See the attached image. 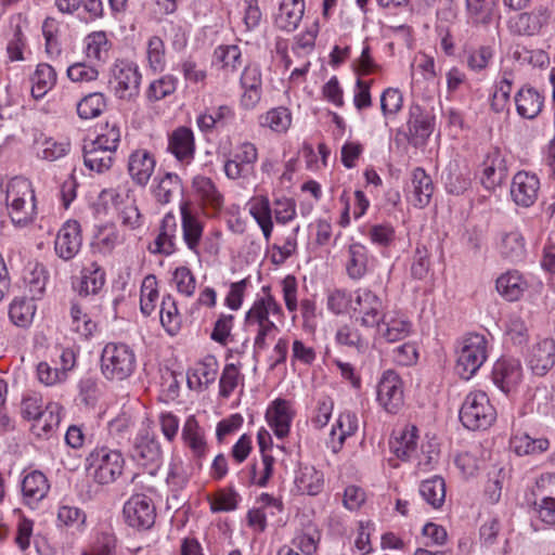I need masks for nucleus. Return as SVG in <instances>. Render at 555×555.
<instances>
[{
  "label": "nucleus",
  "instance_id": "f257e3e1",
  "mask_svg": "<svg viewBox=\"0 0 555 555\" xmlns=\"http://www.w3.org/2000/svg\"><path fill=\"white\" fill-rule=\"evenodd\" d=\"M5 204L14 223L26 225L33 222L37 207L31 182L21 176L10 179L5 185Z\"/></svg>",
  "mask_w": 555,
  "mask_h": 555
},
{
  "label": "nucleus",
  "instance_id": "f03ea898",
  "mask_svg": "<svg viewBox=\"0 0 555 555\" xmlns=\"http://www.w3.org/2000/svg\"><path fill=\"white\" fill-rule=\"evenodd\" d=\"M487 358L486 337L481 334H468L457 344L455 371L461 378L468 380L482 366Z\"/></svg>",
  "mask_w": 555,
  "mask_h": 555
},
{
  "label": "nucleus",
  "instance_id": "7ed1b4c3",
  "mask_svg": "<svg viewBox=\"0 0 555 555\" xmlns=\"http://www.w3.org/2000/svg\"><path fill=\"white\" fill-rule=\"evenodd\" d=\"M137 367L134 351L126 344L108 343L101 354V372L106 379L121 382Z\"/></svg>",
  "mask_w": 555,
  "mask_h": 555
},
{
  "label": "nucleus",
  "instance_id": "20e7f679",
  "mask_svg": "<svg viewBox=\"0 0 555 555\" xmlns=\"http://www.w3.org/2000/svg\"><path fill=\"white\" fill-rule=\"evenodd\" d=\"M496 418V412L489 397L481 390L470 391L460 409V421L469 430L489 428Z\"/></svg>",
  "mask_w": 555,
  "mask_h": 555
},
{
  "label": "nucleus",
  "instance_id": "39448f33",
  "mask_svg": "<svg viewBox=\"0 0 555 555\" xmlns=\"http://www.w3.org/2000/svg\"><path fill=\"white\" fill-rule=\"evenodd\" d=\"M87 461L88 475L99 485L114 482L122 474L125 466L122 454L105 447L93 450Z\"/></svg>",
  "mask_w": 555,
  "mask_h": 555
},
{
  "label": "nucleus",
  "instance_id": "423d86ee",
  "mask_svg": "<svg viewBox=\"0 0 555 555\" xmlns=\"http://www.w3.org/2000/svg\"><path fill=\"white\" fill-rule=\"evenodd\" d=\"M352 311L362 326L371 328L379 326L386 313L383 300L369 288L354 292Z\"/></svg>",
  "mask_w": 555,
  "mask_h": 555
},
{
  "label": "nucleus",
  "instance_id": "0eeeda50",
  "mask_svg": "<svg viewBox=\"0 0 555 555\" xmlns=\"http://www.w3.org/2000/svg\"><path fill=\"white\" fill-rule=\"evenodd\" d=\"M125 521L137 530H149L156 519V507L153 500L145 494H133L124 505Z\"/></svg>",
  "mask_w": 555,
  "mask_h": 555
},
{
  "label": "nucleus",
  "instance_id": "6e6552de",
  "mask_svg": "<svg viewBox=\"0 0 555 555\" xmlns=\"http://www.w3.org/2000/svg\"><path fill=\"white\" fill-rule=\"evenodd\" d=\"M141 75L138 67L126 61H118L112 68L109 86L116 96L130 100L139 93Z\"/></svg>",
  "mask_w": 555,
  "mask_h": 555
},
{
  "label": "nucleus",
  "instance_id": "1a4fd4ad",
  "mask_svg": "<svg viewBox=\"0 0 555 555\" xmlns=\"http://www.w3.org/2000/svg\"><path fill=\"white\" fill-rule=\"evenodd\" d=\"M377 401L388 413L396 414L403 405V383L392 370L384 372L377 385Z\"/></svg>",
  "mask_w": 555,
  "mask_h": 555
},
{
  "label": "nucleus",
  "instance_id": "9d476101",
  "mask_svg": "<svg viewBox=\"0 0 555 555\" xmlns=\"http://www.w3.org/2000/svg\"><path fill=\"white\" fill-rule=\"evenodd\" d=\"M408 140L413 146L424 145L435 129V117L418 104L409 108Z\"/></svg>",
  "mask_w": 555,
  "mask_h": 555
},
{
  "label": "nucleus",
  "instance_id": "9b49d317",
  "mask_svg": "<svg viewBox=\"0 0 555 555\" xmlns=\"http://www.w3.org/2000/svg\"><path fill=\"white\" fill-rule=\"evenodd\" d=\"M551 12L546 7L540 5L529 12L516 14L508 21L511 33L519 36H534L547 25Z\"/></svg>",
  "mask_w": 555,
  "mask_h": 555
},
{
  "label": "nucleus",
  "instance_id": "f8f14e48",
  "mask_svg": "<svg viewBox=\"0 0 555 555\" xmlns=\"http://www.w3.org/2000/svg\"><path fill=\"white\" fill-rule=\"evenodd\" d=\"M82 245L80 224L76 220L66 221L57 231L54 240V250L64 261L74 259Z\"/></svg>",
  "mask_w": 555,
  "mask_h": 555
},
{
  "label": "nucleus",
  "instance_id": "ddd939ff",
  "mask_svg": "<svg viewBox=\"0 0 555 555\" xmlns=\"http://www.w3.org/2000/svg\"><path fill=\"white\" fill-rule=\"evenodd\" d=\"M492 379L495 386L506 395L517 391L522 382V367L517 359H499L492 371Z\"/></svg>",
  "mask_w": 555,
  "mask_h": 555
},
{
  "label": "nucleus",
  "instance_id": "4468645a",
  "mask_svg": "<svg viewBox=\"0 0 555 555\" xmlns=\"http://www.w3.org/2000/svg\"><path fill=\"white\" fill-rule=\"evenodd\" d=\"M540 181L535 175L527 171L517 172L511 184V196L521 207H530L538 198Z\"/></svg>",
  "mask_w": 555,
  "mask_h": 555
},
{
  "label": "nucleus",
  "instance_id": "2eb2a0df",
  "mask_svg": "<svg viewBox=\"0 0 555 555\" xmlns=\"http://www.w3.org/2000/svg\"><path fill=\"white\" fill-rule=\"evenodd\" d=\"M506 178V167L500 152H489L480 165V182L487 190L501 185Z\"/></svg>",
  "mask_w": 555,
  "mask_h": 555
},
{
  "label": "nucleus",
  "instance_id": "dca6fc26",
  "mask_svg": "<svg viewBox=\"0 0 555 555\" xmlns=\"http://www.w3.org/2000/svg\"><path fill=\"white\" fill-rule=\"evenodd\" d=\"M155 165L154 156L149 151L139 149L129 155L128 172L135 184L144 186L150 181Z\"/></svg>",
  "mask_w": 555,
  "mask_h": 555
},
{
  "label": "nucleus",
  "instance_id": "f3484780",
  "mask_svg": "<svg viewBox=\"0 0 555 555\" xmlns=\"http://www.w3.org/2000/svg\"><path fill=\"white\" fill-rule=\"evenodd\" d=\"M418 429L415 425H405L395 433L390 440V449L401 461H410L417 453Z\"/></svg>",
  "mask_w": 555,
  "mask_h": 555
},
{
  "label": "nucleus",
  "instance_id": "a211bd4d",
  "mask_svg": "<svg viewBox=\"0 0 555 555\" xmlns=\"http://www.w3.org/2000/svg\"><path fill=\"white\" fill-rule=\"evenodd\" d=\"M281 314V306L271 295H266L254 302L253 307L247 311L245 320L249 326H260L274 323L270 320V317H280Z\"/></svg>",
  "mask_w": 555,
  "mask_h": 555
},
{
  "label": "nucleus",
  "instance_id": "6ab92c4d",
  "mask_svg": "<svg viewBox=\"0 0 555 555\" xmlns=\"http://www.w3.org/2000/svg\"><path fill=\"white\" fill-rule=\"evenodd\" d=\"M266 418L278 438H284L289 434L293 415L289 403L286 400H275L268 408Z\"/></svg>",
  "mask_w": 555,
  "mask_h": 555
},
{
  "label": "nucleus",
  "instance_id": "aec40b11",
  "mask_svg": "<svg viewBox=\"0 0 555 555\" xmlns=\"http://www.w3.org/2000/svg\"><path fill=\"white\" fill-rule=\"evenodd\" d=\"M529 366L535 375H544L555 363V343L545 338L537 343L529 356Z\"/></svg>",
  "mask_w": 555,
  "mask_h": 555
},
{
  "label": "nucleus",
  "instance_id": "412c9836",
  "mask_svg": "<svg viewBox=\"0 0 555 555\" xmlns=\"http://www.w3.org/2000/svg\"><path fill=\"white\" fill-rule=\"evenodd\" d=\"M358 430V417L350 411L341 412L330 433L328 444L333 452H338L346 440Z\"/></svg>",
  "mask_w": 555,
  "mask_h": 555
},
{
  "label": "nucleus",
  "instance_id": "4be33fe9",
  "mask_svg": "<svg viewBox=\"0 0 555 555\" xmlns=\"http://www.w3.org/2000/svg\"><path fill=\"white\" fill-rule=\"evenodd\" d=\"M217 372L218 363L216 358L208 356L188 371V385L191 389H199L203 386L207 387L215 382Z\"/></svg>",
  "mask_w": 555,
  "mask_h": 555
},
{
  "label": "nucleus",
  "instance_id": "5701e85b",
  "mask_svg": "<svg viewBox=\"0 0 555 555\" xmlns=\"http://www.w3.org/2000/svg\"><path fill=\"white\" fill-rule=\"evenodd\" d=\"M304 12V0H282L275 16L276 27L285 31H294L298 27Z\"/></svg>",
  "mask_w": 555,
  "mask_h": 555
},
{
  "label": "nucleus",
  "instance_id": "b1692460",
  "mask_svg": "<svg viewBox=\"0 0 555 555\" xmlns=\"http://www.w3.org/2000/svg\"><path fill=\"white\" fill-rule=\"evenodd\" d=\"M434 185L430 177L422 168H415L412 173L410 202L418 208H424L430 202Z\"/></svg>",
  "mask_w": 555,
  "mask_h": 555
},
{
  "label": "nucleus",
  "instance_id": "393cba45",
  "mask_svg": "<svg viewBox=\"0 0 555 555\" xmlns=\"http://www.w3.org/2000/svg\"><path fill=\"white\" fill-rule=\"evenodd\" d=\"M544 98L530 86L522 87L515 95L517 113L528 119H532L540 114Z\"/></svg>",
  "mask_w": 555,
  "mask_h": 555
},
{
  "label": "nucleus",
  "instance_id": "a878e982",
  "mask_svg": "<svg viewBox=\"0 0 555 555\" xmlns=\"http://www.w3.org/2000/svg\"><path fill=\"white\" fill-rule=\"evenodd\" d=\"M96 145L92 141L83 145V162L90 170L102 173L112 167L115 152L107 146L99 147Z\"/></svg>",
  "mask_w": 555,
  "mask_h": 555
},
{
  "label": "nucleus",
  "instance_id": "bb28decb",
  "mask_svg": "<svg viewBox=\"0 0 555 555\" xmlns=\"http://www.w3.org/2000/svg\"><path fill=\"white\" fill-rule=\"evenodd\" d=\"M180 209L183 241L191 251L198 255V245L203 235V224L201 220L191 212L186 203H183Z\"/></svg>",
  "mask_w": 555,
  "mask_h": 555
},
{
  "label": "nucleus",
  "instance_id": "cd10ccee",
  "mask_svg": "<svg viewBox=\"0 0 555 555\" xmlns=\"http://www.w3.org/2000/svg\"><path fill=\"white\" fill-rule=\"evenodd\" d=\"M295 487L301 494L318 495L323 490L324 476L314 466L302 465L296 474Z\"/></svg>",
  "mask_w": 555,
  "mask_h": 555
},
{
  "label": "nucleus",
  "instance_id": "c85d7f7f",
  "mask_svg": "<svg viewBox=\"0 0 555 555\" xmlns=\"http://www.w3.org/2000/svg\"><path fill=\"white\" fill-rule=\"evenodd\" d=\"M177 233V218L175 215L168 212L163 218L159 234L155 238V249L153 253L171 255L176 249Z\"/></svg>",
  "mask_w": 555,
  "mask_h": 555
},
{
  "label": "nucleus",
  "instance_id": "c756f323",
  "mask_svg": "<svg viewBox=\"0 0 555 555\" xmlns=\"http://www.w3.org/2000/svg\"><path fill=\"white\" fill-rule=\"evenodd\" d=\"M499 250L503 258L512 262L522 260L526 254L524 236L517 230L503 232L500 237Z\"/></svg>",
  "mask_w": 555,
  "mask_h": 555
},
{
  "label": "nucleus",
  "instance_id": "7c9ffc66",
  "mask_svg": "<svg viewBox=\"0 0 555 555\" xmlns=\"http://www.w3.org/2000/svg\"><path fill=\"white\" fill-rule=\"evenodd\" d=\"M162 450L156 439L147 431L140 434L134 442L133 457L142 465L155 464L160 460Z\"/></svg>",
  "mask_w": 555,
  "mask_h": 555
},
{
  "label": "nucleus",
  "instance_id": "2f4dec72",
  "mask_svg": "<svg viewBox=\"0 0 555 555\" xmlns=\"http://www.w3.org/2000/svg\"><path fill=\"white\" fill-rule=\"evenodd\" d=\"M192 184L196 196L205 206H209L214 210H220L222 208L223 196L210 178L196 176Z\"/></svg>",
  "mask_w": 555,
  "mask_h": 555
},
{
  "label": "nucleus",
  "instance_id": "473e14b6",
  "mask_svg": "<svg viewBox=\"0 0 555 555\" xmlns=\"http://www.w3.org/2000/svg\"><path fill=\"white\" fill-rule=\"evenodd\" d=\"M169 150L179 160H188L194 154V137L191 129L180 127L169 138Z\"/></svg>",
  "mask_w": 555,
  "mask_h": 555
},
{
  "label": "nucleus",
  "instance_id": "72a5a7b5",
  "mask_svg": "<svg viewBox=\"0 0 555 555\" xmlns=\"http://www.w3.org/2000/svg\"><path fill=\"white\" fill-rule=\"evenodd\" d=\"M377 327L378 334L384 337L387 341L393 343L404 339L411 331V323L402 318L388 315L385 313L384 320Z\"/></svg>",
  "mask_w": 555,
  "mask_h": 555
},
{
  "label": "nucleus",
  "instance_id": "f704fd0d",
  "mask_svg": "<svg viewBox=\"0 0 555 555\" xmlns=\"http://www.w3.org/2000/svg\"><path fill=\"white\" fill-rule=\"evenodd\" d=\"M22 491L28 504L37 503L42 500L49 491L48 479L40 472H31L24 477Z\"/></svg>",
  "mask_w": 555,
  "mask_h": 555
},
{
  "label": "nucleus",
  "instance_id": "c9c22d12",
  "mask_svg": "<svg viewBox=\"0 0 555 555\" xmlns=\"http://www.w3.org/2000/svg\"><path fill=\"white\" fill-rule=\"evenodd\" d=\"M182 439L192 450L194 456L202 457L205 455L207 444L204 433L194 416H189L182 428Z\"/></svg>",
  "mask_w": 555,
  "mask_h": 555
},
{
  "label": "nucleus",
  "instance_id": "e433bc0d",
  "mask_svg": "<svg viewBox=\"0 0 555 555\" xmlns=\"http://www.w3.org/2000/svg\"><path fill=\"white\" fill-rule=\"evenodd\" d=\"M55 82L56 73L54 68L47 63L38 64L31 76V95L37 100L43 98Z\"/></svg>",
  "mask_w": 555,
  "mask_h": 555
},
{
  "label": "nucleus",
  "instance_id": "4c0bfd02",
  "mask_svg": "<svg viewBox=\"0 0 555 555\" xmlns=\"http://www.w3.org/2000/svg\"><path fill=\"white\" fill-rule=\"evenodd\" d=\"M526 287L520 274L517 271L502 274L496 280V289L508 301L518 300Z\"/></svg>",
  "mask_w": 555,
  "mask_h": 555
},
{
  "label": "nucleus",
  "instance_id": "58836bf2",
  "mask_svg": "<svg viewBox=\"0 0 555 555\" xmlns=\"http://www.w3.org/2000/svg\"><path fill=\"white\" fill-rule=\"evenodd\" d=\"M249 212L260 227L266 242L271 238L273 222L269 199L261 197L251 203Z\"/></svg>",
  "mask_w": 555,
  "mask_h": 555
},
{
  "label": "nucleus",
  "instance_id": "ea45409f",
  "mask_svg": "<svg viewBox=\"0 0 555 555\" xmlns=\"http://www.w3.org/2000/svg\"><path fill=\"white\" fill-rule=\"evenodd\" d=\"M420 493L434 508H439L446 500V482L443 478L434 476L422 481Z\"/></svg>",
  "mask_w": 555,
  "mask_h": 555
},
{
  "label": "nucleus",
  "instance_id": "a19ab883",
  "mask_svg": "<svg viewBox=\"0 0 555 555\" xmlns=\"http://www.w3.org/2000/svg\"><path fill=\"white\" fill-rule=\"evenodd\" d=\"M259 124L262 127H268L274 132H286L292 124V114L288 108L284 106L275 107L259 117Z\"/></svg>",
  "mask_w": 555,
  "mask_h": 555
},
{
  "label": "nucleus",
  "instance_id": "79ce46f5",
  "mask_svg": "<svg viewBox=\"0 0 555 555\" xmlns=\"http://www.w3.org/2000/svg\"><path fill=\"white\" fill-rule=\"evenodd\" d=\"M511 447L518 455L539 454L547 450L548 441L534 439L525 433H517L511 438Z\"/></svg>",
  "mask_w": 555,
  "mask_h": 555
},
{
  "label": "nucleus",
  "instance_id": "37998d69",
  "mask_svg": "<svg viewBox=\"0 0 555 555\" xmlns=\"http://www.w3.org/2000/svg\"><path fill=\"white\" fill-rule=\"evenodd\" d=\"M182 191L181 180L178 175L167 172L162 177L154 189V196L160 204L170 203Z\"/></svg>",
  "mask_w": 555,
  "mask_h": 555
},
{
  "label": "nucleus",
  "instance_id": "c03bdc74",
  "mask_svg": "<svg viewBox=\"0 0 555 555\" xmlns=\"http://www.w3.org/2000/svg\"><path fill=\"white\" fill-rule=\"evenodd\" d=\"M111 44L104 31H94L86 38V54L89 60L103 63L108 57Z\"/></svg>",
  "mask_w": 555,
  "mask_h": 555
},
{
  "label": "nucleus",
  "instance_id": "a18cd8bd",
  "mask_svg": "<svg viewBox=\"0 0 555 555\" xmlns=\"http://www.w3.org/2000/svg\"><path fill=\"white\" fill-rule=\"evenodd\" d=\"M159 299L158 282L155 275L143 279L140 295V309L144 315H151Z\"/></svg>",
  "mask_w": 555,
  "mask_h": 555
},
{
  "label": "nucleus",
  "instance_id": "49530a36",
  "mask_svg": "<svg viewBox=\"0 0 555 555\" xmlns=\"http://www.w3.org/2000/svg\"><path fill=\"white\" fill-rule=\"evenodd\" d=\"M160 322L165 330L173 335L178 332L181 324V317L178 311L177 302L171 295L163 297L160 305Z\"/></svg>",
  "mask_w": 555,
  "mask_h": 555
},
{
  "label": "nucleus",
  "instance_id": "de8ad7c7",
  "mask_svg": "<svg viewBox=\"0 0 555 555\" xmlns=\"http://www.w3.org/2000/svg\"><path fill=\"white\" fill-rule=\"evenodd\" d=\"M36 312V306L33 299L16 298L10 305L9 315L11 321L17 326H27L31 323Z\"/></svg>",
  "mask_w": 555,
  "mask_h": 555
},
{
  "label": "nucleus",
  "instance_id": "09e8293b",
  "mask_svg": "<svg viewBox=\"0 0 555 555\" xmlns=\"http://www.w3.org/2000/svg\"><path fill=\"white\" fill-rule=\"evenodd\" d=\"M349 260L347 262V272L351 279L362 278L367 269V250L366 248L354 243L349 247Z\"/></svg>",
  "mask_w": 555,
  "mask_h": 555
},
{
  "label": "nucleus",
  "instance_id": "8fccbe9b",
  "mask_svg": "<svg viewBox=\"0 0 555 555\" xmlns=\"http://www.w3.org/2000/svg\"><path fill=\"white\" fill-rule=\"evenodd\" d=\"M105 98L100 92H93L77 103V114L82 119L95 118L105 108Z\"/></svg>",
  "mask_w": 555,
  "mask_h": 555
},
{
  "label": "nucleus",
  "instance_id": "3c124183",
  "mask_svg": "<svg viewBox=\"0 0 555 555\" xmlns=\"http://www.w3.org/2000/svg\"><path fill=\"white\" fill-rule=\"evenodd\" d=\"M495 0H466L469 17L477 24H489L493 16Z\"/></svg>",
  "mask_w": 555,
  "mask_h": 555
},
{
  "label": "nucleus",
  "instance_id": "603ef678",
  "mask_svg": "<svg viewBox=\"0 0 555 555\" xmlns=\"http://www.w3.org/2000/svg\"><path fill=\"white\" fill-rule=\"evenodd\" d=\"M105 284V272L95 262H92L88 268L83 270L81 281V292L87 295L96 294Z\"/></svg>",
  "mask_w": 555,
  "mask_h": 555
},
{
  "label": "nucleus",
  "instance_id": "864d4df0",
  "mask_svg": "<svg viewBox=\"0 0 555 555\" xmlns=\"http://www.w3.org/2000/svg\"><path fill=\"white\" fill-rule=\"evenodd\" d=\"M172 282L177 292L188 298L194 296L196 292V278L185 266L178 267L172 273Z\"/></svg>",
  "mask_w": 555,
  "mask_h": 555
},
{
  "label": "nucleus",
  "instance_id": "5fc2aeb1",
  "mask_svg": "<svg viewBox=\"0 0 555 555\" xmlns=\"http://www.w3.org/2000/svg\"><path fill=\"white\" fill-rule=\"evenodd\" d=\"M336 341L354 348L359 353H363L367 349V341L361 336L359 331L348 324L340 326L336 332Z\"/></svg>",
  "mask_w": 555,
  "mask_h": 555
},
{
  "label": "nucleus",
  "instance_id": "6e6d98bb",
  "mask_svg": "<svg viewBox=\"0 0 555 555\" xmlns=\"http://www.w3.org/2000/svg\"><path fill=\"white\" fill-rule=\"evenodd\" d=\"M70 319L72 330L83 338L91 336L96 328V324L86 313H82L76 304L72 305Z\"/></svg>",
  "mask_w": 555,
  "mask_h": 555
},
{
  "label": "nucleus",
  "instance_id": "4d7b16f0",
  "mask_svg": "<svg viewBox=\"0 0 555 555\" xmlns=\"http://www.w3.org/2000/svg\"><path fill=\"white\" fill-rule=\"evenodd\" d=\"M513 79L504 73L502 79L496 83L491 99V107L494 112H502L509 101Z\"/></svg>",
  "mask_w": 555,
  "mask_h": 555
},
{
  "label": "nucleus",
  "instance_id": "13d9d810",
  "mask_svg": "<svg viewBox=\"0 0 555 555\" xmlns=\"http://www.w3.org/2000/svg\"><path fill=\"white\" fill-rule=\"evenodd\" d=\"M61 410L62 408L59 403L51 402L47 404L46 409L42 410L38 417L35 427L43 430L44 433L53 430L60 425Z\"/></svg>",
  "mask_w": 555,
  "mask_h": 555
},
{
  "label": "nucleus",
  "instance_id": "bf43d9fd",
  "mask_svg": "<svg viewBox=\"0 0 555 555\" xmlns=\"http://www.w3.org/2000/svg\"><path fill=\"white\" fill-rule=\"evenodd\" d=\"M147 61L155 72L162 70L165 66V44L158 36L151 37L147 42Z\"/></svg>",
  "mask_w": 555,
  "mask_h": 555
},
{
  "label": "nucleus",
  "instance_id": "052dcab7",
  "mask_svg": "<svg viewBox=\"0 0 555 555\" xmlns=\"http://www.w3.org/2000/svg\"><path fill=\"white\" fill-rule=\"evenodd\" d=\"M299 231V227L295 228L294 231L285 238L283 245L272 246V262L274 264H282L293 256L297 248L296 234Z\"/></svg>",
  "mask_w": 555,
  "mask_h": 555
},
{
  "label": "nucleus",
  "instance_id": "680f3d73",
  "mask_svg": "<svg viewBox=\"0 0 555 555\" xmlns=\"http://www.w3.org/2000/svg\"><path fill=\"white\" fill-rule=\"evenodd\" d=\"M67 76L75 82L93 81L99 76L96 65H90L85 62H78L67 68Z\"/></svg>",
  "mask_w": 555,
  "mask_h": 555
},
{
  "label": "nucleus",
  "instance_id": "e2e57ef3",
  "mask_svg": "<svg viewBox=\"0 0 555 555\" xmlns=\"http://www.w3.org/2000/svg\"><path fill=\"white\" fill-rule=\"evenodd\" d=\"M96 146L109 147L113 152H116L119 141H120V129L117 124L106 122L104 128L101 129V132L94 140H91Z\"/></svg>",
  "mask_w": 555,
  "mask_h": 555
},
{
  "label": "nucleus",
  "instance_id": "0e129e2a",
  "mask_svg": "<svg viewBox=\"0 0 555 555\" xmlns=\"http://www.w3.org/2000/svg\"><path fill=\"white\" fill-rule=\"evenodd\" d=\"M403 96L398 89L388 88L380 95V109L384 116L396 115L401 111Z\"/></svg>",
  "mask_w": 555,
  "mask_h": 555
},
{
  "label": "nucleus",
  "instance_id": "69168bd1",
  "mask_svg": "<svg viewBox=\"0 0 555 555\" xmlns=\"http://www.w3.org/2000/svg\"><path fill=\"white\" fill-rule=\"evenodd\" d=\"M215 56L225 68L236 70L242 64L241 51L236 46H221L216 49Z\"/></svg>",
  "mask_w": 555,
  "mask_h": 555
},
{
  "label": "nucleus",
  "instance_id": "338daca9",
  "mask_svg": "<svg viewBox=\"0 0 555 555\" xmlns=\"http://www.w3.org/2000/svg\"><path fill=\"white\" fill-rule=\"evenodd\" d=\"M69 151L68 142H57L53 139H47L42 143L38 155L46 160L54 162L64 157Z\"/></svg>",
  "mask_w": 555,
  "mask_h": 555
},
{
  "label": "nucleus",
  "instance_id": "774afa93",
  "mask_svg": "<svg viewBox=\"0 0 555 555\" xmlns=\"http://www.w3.org/2000/svg\"><path fill=\"white\" fill-rule=\"evenodd\" d=\"M176 90V79L171 76H164L153 81L147 91L150 100L159 101Z\"/></svg>",
  "mask_w": 555,
  "mask_h": 555
}]
</instances>
